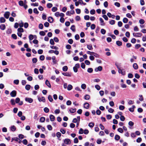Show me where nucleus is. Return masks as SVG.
<instances>
[{
	"instance_id": "f257e3e1",
	"label": "nucleus",
	"mask_w": 146,
	"mask_h": 146,
	"mask_svg": "<svg viewBox=\"0 0 146 146\" xmlns=\"http://www.w3.org/2000/svg\"><path fill=\"white\" fill-rule=\"evenodd\" d=\"M115 65L116 66L118 69V72L119 73L123 75H125V73L124 72H122L121 69L120 68V67L121 66V65L120 64H117L115 63Z\"/></svg>"
},
{
	"instance_id": "f03ea898",
	"label": "nucleus",
	"mask_w": 146,
	"mask_h": 146,
	"mask_svg": "<svg viewBox=\"0 0 146 146\" xmlns=\"http://www.w3.org/2000/svg\"><path fill=\"white\" fill-rule=\"evenodd\" d=\"M80 67V64L78 63L76 64L75 66L73 67V69L74 72H78V68Z\"/></svg>"
},
{
	"instance_id": "7ed1b4c3",
	"label": "nucleus",
	"mask_w": 146,
	"mask_h": 146,
	"mask_svg": "<svg viewBox=\"0 0 146 146\" xmlns=\"http://www.w3.org/2000/svg\"><path fill=\"white\" fill-rule=\"evenodd\" d=\"M25 100L26 102L30 103H32L33 102V100L31 98L26 97L25 98Z\"/></svg>"
},
{
	"instance_id": "20e7f679",
	"label": "nucleus",
	"mask_w": 146,
	"mask_h": 146,
	"mask_svg": "<svg viewBox=\"0 0 146 146\" xmlns=\"http://www.w3.org/2000/svg\"><path fill=\"white\" fill-rule=\"evenodd\" d=\"M37 97L38 99L39 102H45V99L44 97H42L41 98L38 96H37Z\"/></svg>"
},
{
	"instance_id": "39448f33",
	"label": "nucleus",
	"mask_w": 146,
	"mask_h": 146,
	"mask_svg": "<svg viewBox=\"0 0 146 146\" xmlns=\"http://www.w3.org/2000/svg\"><path fill=\"white\" fill-rule=\"evenodd\" d=\"M64 143L67 145H70L71 143L70 140L69 139H66L64 140Z\"/></svg>"
},
{
	"instance_id": "423d86ee",
	"label": "nucleus",
	"mask_w": 146,
	"mask_h": 146,
	"mask_svg": "<svg viewBox=\"0 0 146 146\" xmlns=\"http://www.w3.org/2000/svg\"><path fill=\"white\" fill-rule=\"evenodd\" d=\"M17 92L16 91L13 90L10 93V95L12 97H15L16 95Z\"/></svg>"
},
{
	"instance_id": "0eeeda50",
	"label": "nucleus",
	"mask_w": 146,
	"mask_h": 146,
	"mask_svg": "<svg viewBox=\"0 0 146 146\" xmlns=\"http://www.w3.org/2000/svg\"><path fill=\"white\" fill-rule=\"evenodd\" d=\"M75 13V12L74 10L71 11L70 12L68 11L66 13V14L67 15L71 16L72 14H73Z\"/></svg>"
},
{
	"instance_id": "6e6552de",
	"label": "nucleus",
	"mask_w": 146,
	"mask_h": 146,
	"mask_svg": "<svg viewBox=\"0 0 146 146\" xmlns=\"http://www.w3.org/2000/svg\"><path fill=\"white\" fill-rule=\"evenodd\" d=\"M133 36H136L137 37H141L142 36V34L141 33H133Z\"/></svg>"
},
{
	"instance_id": "1a4fd4ad",
	"label": "nucleus",
	"mask_w": 146,
	"mask_h": 146,
	"mask_svg": "<svg viewBox=\"0 0 146 146\" xmlns=\"http://www.w3.org/2000/svg\"><path fill=\"white\" fill-rule=\"evenodd\" d=\"M10 15V13L9 12H6L4 14V16L6 19H8L9 18Z\"/></svg>"
},
{
	"instance_id": "9d476101",
	"label": "nucleus",
	"mask_w": 146,
	"mask_h": 146,
	"mask_svg": "<svg viewBox=\"0 0 146 146\" xmlns=\"http://www.w3.org/2000/svg\"><path fill=\"white\" fill-rule=\"evenodd\" d=\"M62 74L65 76L70 77L71 76V74L69 72H66L62 73Z\"/></svg>"
},
{
	"instance_id": "9b49d317",
	"label": "nucleus",
	"mask_w": 146,
	"mask_h": 146,
	"mask_svg": "<svg viewBox=\"0 0 146 146\" xmlns=\"http://www.w3.org/2000/svg\"><path fill=\"white\" fill-rule=\"evenodd\" d=\"M84 107L85 108L88 109L89 108V104L88 103L86 102L84 104Z\"/></svg>"
},
{
	"instance_id": "f8f14e48",
	"label": "nucleus",
	"mask_w": 146,
	"mask_h": 146,
	"mask_svg": "<svg viewBox=\"0 0 146 146\" xmlns=\"http://www.w3.org/2000/svg\"><path fill=\"white\" fill-rule=\"evenodd\" d=\"M53 19L51 17H49L48 19V21L50 23H52L53 21Z\"/></svg>"
},
{
	"instance_id": "ddd939ff",
	"label": "nucleus",
	"mask_w": 146,
	"mask_h": 146,
	"mask_svg": "<svg viewBox=\"0 0 146 146\" xmlns=\"http://www.w3.org/2000/svg\"><path fill=\"white\" fill-rule=\"evenodd\" d=\"M133 66L134 69L135 70H137L138 68V66L137 64L136 63H134L133 64Z\"/></svg>"
},
{
	"instance_id": "4468645a",
	"label": "nucleus",
	"mask_w": 146,
	"mask_h": 146,
	"mask_svg": "<svg viewBox=\"0 0 146 146\" xmlns=\"http://www.w3.org/2000/svg\"><path fill=\"white\" fill-rule=\"evenodd\" d=\"M45 84L48 87L50 88L51 87L49 81L47 80H46V81Z\"/></svg>"
},
{
	"instance_id": "2eb2a0df",
	"label": "nucleus",
	"mask_w": 146,
	"mask_h": 146,
	"mask_svg": "<svg viewBox=\"0 0 146 146\" xmlns=\"http://www.w3.org/2000/svg\"><path fill=\"white\" fill-rule=\"evenodd\" d=\"M50 119L51 121H53L55 119L54 116L52 115H50Z\"/></svg>"
},
{
	"instance_id": "dca6fc26",
	"label": "nucleus",
	"mask_w": 146,
	"mask_h": 146,
	"mask_svg": "<svg viewBox=\"0 0 146 146\" xmlns=\"http://www.w3.org/2000/svg\"><path fill=\"white\" fill-rule=\"evenodd\" d=\"M99 20L101 23V25L102 26L104 25L105 24L104 23V21L103 19L102 18H100Z\"/></svg>"
},
{
	"instance_id": "f3484780",
	"label": "nucleus",
	"mask_w": 146,
	"mask_h": 146,
	"mask_svg": "<svg viewBox=\"0 0 146 146\" xmlns=\"http://www.w3.org/2000/svg\"><path fill=\"white\" fill-rule=\"evenodd\" d=\"M76 111V108H71L69 110L70 112L71 113H74Z\"/></svg>"
},
{
	"instance_id": "a211bd4d",
	"label": "nucleus",
	"mask_w": 146,
	"mask_h": 146,
	"mask_svg": "<svg viewBox=\"0 0 146 146\" xmlns=\"http://www.w3.org/2000/svg\"><path fill=\"white\" fill-rule=\"evenodd\" d=\"M11 130L12 131H14L16 129L14 125H12L10 127Z\"/></svg>"
},
{
	"instance_id": "6ab92c4d",
	"label": "nucleus",
	"mask_w": 146,
	"mask_h": 146,
	"mask_svg": "<svg viewBox=\"0 0 146 146\" xmlns=\"http://www.w3.org/2000/svg\"><path fill=\"white\" fill-rule=\"evenodd\" d=\"M48 98L50 102H52L53 101L52 96L50 95H49L48 96Z\"/></svg>"
},
{
	"instance_id": "aec40b11",
	"label": "nucleus",
	"mask_w": 146,
	"mask_h": 146,
	"mask_svg": "<svg viewBox=\"0 0 146 146\" xmlns=\"http://www.w3.org/2000/svg\"><path fill=\"white\" fill-rule=\"evenodd\" d=\"M73 87L72 86L71 84H69L68 85L67 87V89L68 90H70Z\"/></svg>"
},
{
	"instance_id": "412c9836",
	"label": "nucleus",
	"mask_w": 146,
	"mask_h": 146,
	"mask_svg": "<svg viewBox=\"0 0 146 146\" xmlns=\"http://www.w3.org/2000/svg\"><path fill=\"white\" fill-rule=\"evenodd\" d=\"M55 57L52 56V59L53 60V62L54 64H56V61L55 60Z\"/></svg>"
},
{
	"instance_id": "4be33fe9",
	"label": "nucleus",
	"mask_w": 146,
	"mask_h": 146,
	"mask_svg": "<svg viewBox=\"0 0 146 146\" xmlns=\"http://www.w3.org/2000/svg\"><path fill=\"white\" fill-rule=\"evenodd\" d=\"M135 107V106L133 105L132 108H130L129 109V110L131 112H133L134 111V109Z\"/></svg>"
},
{
	"instance_id": "5701e85b",
	"label": "nucleus",
	"mask_w": 146,
	"mask_h": 146,
	"mask_svg": "<svg viewBox=\"0 0 146 146\" xmlns=\"http://www.w3.org/2000/svg\"><path fill=\"white\" fill-rule=\"evenodd\" d=\"M45 120V118L43 117H41L40 119V121L41 122H44Z\"/></svg>"
},
{
	"instance_id": "b1692460",
	"label": "nucleus",
	"mask_w": 146,
	"mask_h": 146,
	"mask_svg": "<svg viewBox=\"0 0 146 146\" xmlns=\"http://www.w3.org/2000/svg\"><path fill=\"white\" fill-rule=\"evenodd\" d=\"M87 47L89 50H92L93 49V48L91 44L87 45Z\"/></svg>"
},
{
	"instance_id": "393cba45",
	"label": "nucleus",
	"mask_w": 146,
	"mask_h": 146,
	"mask_svg": "<svg viewBox=\"0 0 146 146\" xmlns=\"http://www.w3.org/2000/svg\"><path fill=\"white\" fill-rule=\"evenodd\" d=\"M114 139L118 141L120 139V137L118 135H116L115 136Z\"/></svg>"
},
{
	"instance_id": "a878e982",
	"label": "nucleus",
	"mask_w": 146,
	"mask_h": 146,
	"mask_svg": "<svg viewBox=\"0 0 146 146\" xmlns=\"http://www.w3.org/2000/svg\"><path fill=\"white\" fill-rule=\"evenodd\" d=\"M18 32L20 33H23L24 32V30L23 28H19L17 29Z\"/></svg>"
},
{
	"instance_id": "bb28decb",
	"label": "nucleus",
	"mask_w": 146,
	"mask_h": 146,
	"mask_svg": "<svg viewBox=\"0 0 146 146\" xmlns=\"http://www.w3.org/2000/svg\"><path fill=\"white\" fill-rule=\"evenodd\" d=\"M19 140V139L17 137H15L13 138L12 139L11 142H12L13 140H15L16 141H18Z\"/></svg>"
},
{
	"instance_id": "cd10ccee",
	"label": "nucleus",
	"mask_w": 146,
	"mask_h": 146,
	"mask_svg": "<svg viewBox=\"0 0 146 146\" xmlns=\"http://www.w3.org/2000/svg\"><path fill=\"white\" fill-rule=\"evenodd\" d=\"M128 21V19L127 18L125 17L123 18V21L124 23H127Z\"/></svg>"
},
{
	"instance_id": "c85d7f7f",
	"label": "nucleus",
	"mask_w": 146,
	"mask_h": 146,
	"mask_svg": "<svg viewBox=\"0 0 146 146\" xmlns=\"http://www.w3.org/2000/svg\"><path fill=\"white\" fill-rule=\"evenodd\" d=\"M68 69V68L67 66H64L62 68V70L66 72Z\"/></svg>"
},
{
	"instance_id": "c756f323",
	"label": "nucleus",
	"mask_w": 146,
	"mask_h": 146,
	"mask_svg": "<svg viewBox=\"0 0 146 146\" xmlns=\"http://www.w3.org/2000/svg\"><path fill=\"white\" fill-rule=\"evenodd\" d=\"M94 124L93 122H90L89 123L88 126L91 128H92L94 126Z\"/></svg>"
},
{
	"instance_id": "7c9ffc66",
	"label": "nucleus",
	"mask_w": 146,
	"mask_h": 146,
	"mask_svg": "<svg viewBox=\"0 0 146 146\" xmlns=\"http://www.w3.org/2000/svg\"><path fill=\"white\" fill-rule=\"evenodd\" d=\"M31 86L29 84L26 85L25 86V89L27 90H29L30 89Z\"/></svg>"
},
{
	"instance_id": "2f4dec72",
	"label": "nucleus",
	"mask_w": 146,
	"mask_h": 146,
	"mask_svg": "<svg viewBox=\"0 0 146 146\" xmlns=\"http://www.w3.org/2000/svg\"><path fill=\"white\" fill-rule=\"evenodd\" d=\"M19 4L21 6H23L24 5L23 1L21 0L20 1H19Z\"/></svg>"
},
{
	"instance_id": "473e14b6",
	"label": "nucleus",
	"mask_w": 146,
	"mask_h": 146,
	"mask_svg": "<svg viewBox=\"0 0 146 146\" xmlns=\"http://www.w3.org/2000/svg\"><path fill=\"white\" fill-rule=\"evenodd\" d=\"M44 111L46 113H48L49 111V109L47 107H45L44 109Z\"/></svg>"
},
{
	"instance_id": "72a5a7b5",
	"label": "nucleus",
	"mask_w": 146,
	"mask_h": 146,
	"mask_svg": "<svg viewBox=\"0 0 146 146\" xmlns=\"http://www.w3.org/2000/svg\"><path fill=\"white\" fill-rule=\"evenodd\" d=\"M116 44L118 46H120L122 44V42L119 41H117L116 42Z\"/></svg>"
},
{
	"instance_id": "f704fd0d",
	"label": "nucleus",
	"mask_w": 146,
	"mask_h": 146,
	"mask_svg": "<svg viewBox=\"0 0 146 146\" xmlns=\"http://www.w3.org/2000/svg\"><path fill=\"white\" fill-rule=\"evenodd\" d=\"M50 47L52 49H55L56 50H58V47L55 46H50Z\"/></svg>"
},
{
	"instance_id": "c9c22d12",
	"label": "nucleus",
	"mask_w": 146,
	"mask_h": 146,
	"mask_svg": "<svg viewBox=\"0 0 146 146\" xmlns=\"http://www.w3.org/2000/svg\"><path fill=\"white\" fill-rule=\"evenodd\" d=\"M5 28V26L4 24L1 25V29L2 30H4Z\"/></svg>"
},
{
	"instance_id": "e433bc0d",
	"label": "nucleus",
	"mask_w": 146,
	"mask_h": 146,
	"mask_svg": "<svg viewBox=\"0 0 146 146\" xmlns=\"http://www.w3.org/2000/svg\"><path fill=\"white\" fill-rule=\"evenodd\" d=\"M93 71V69L92 68H89L87 70V72L90 73H91Z\"/></svg>"
},
{
	"instance_id": "4c0bfd02",
	"label": "nucleus",
	"mask_w": 146,
	"mask_h": 146,
	"mask_svg": "<svg viewBox=\"0 0 146 146\" xmlns=\"http://www.w3.org/2000/svg\"><path fill=\"white\" fill-rule=\"evenodd\" d=\"M46 6L47 8H50L52 6V4L51 3H48L47 4Z\"/></svg>"
},
{
	"instance_id": "58836bf2",
	"label": "nucleus",
	"mask_w": 146,
	"mask_h": 146,
	"mask_svg": "<svg viewBox=\"0 0 146 146\" xmlns=\"http://www.w3.org/2000/svg\"><path fill=\"white\" fill-rule=\"evenodd\" d=\"M57 8L56 7H53L52 9V11L53 12H55L57 10Z\"/></svg>"
},
{
	"instance_id": "ea45409f",
	"label": "nucleus",
	"mask_w": 146,
	"mask_h": 146,
	"mask_svg": "<svg viewBox=\"0 0 146 146\" xmlns=\"http://www.w3.org/2000/svg\"><path fill=\"white\" fill-rule=\"evenodd\" d=\"M61 134L60 132H58L56 133V136L58 138H60L61 137Z\"/></svg>"
},
{
	"instance_id": "a19ab883",
	"label": "nucleus",
	"mask_w": 146,
	"mask_h": 146,
	"mask_svg": "<svg viewBox=\"0 0 146 146\" xmlns=\"http://www.w3.org/2000/svg\"><path fill=\"white\" fill-rule=\"evenodd\" d=\"M90 98V96L88 95H86L84 97V99L86 100H89Z\"/></svg>"
},
{
	"instance_id": "79ce46f5",
	"label": "nucleus",
	"mask_w": 146,
	"mask_h": 146,
	"mask_svg": "<svg viewBox=\"0 0 146 146\" xmlns=\"http://www.w3.org/2000/svg\"><path fill=\"white\" fill-rule=\"evenodd\" d=\"M10 102L12 105H13L15 104V101L14 99H11V100Z\"/></svg>"
},
{
	"instance_id": "37998d69",
	"label": "nucleus",
	"mask_w": 146,
	"mask_h": 146,
	"mask_svg": "<svg viewBox=\"0 0 146 146\" xmlns=\"http://www.w3.org/2000/svg\"><path fill=\"white\" fill-rule=\"evenodd\" d=\"M101 32L102 34L104 35L106 33V31L104 29H102L101 30Z\"/></svg>"
},
{
	"instance_id": "c03bdc74",
	"label": "nucleus",
	"mask_w": 146,
	"mask_h": 146,
	"mask_svg": "<svg viewBox=\"0 0 146 146\" xmlns=\"http://www.w3.org/2000/svg\"><path fill=\"white\" fill-rule=\"evenodd\" d=\"M19 81L18 80H14L13 83L14 84L18 85L19 84Z\"/></svg>"
},
{
	"instance_id": "a18cd8bd",
	"label": "nucleus",
	"mask_w": 146,
	"mask_h": 146,
	"mask_svg": "<svg viewBox=\"0 0 146 146\" xmlns=\"http://www.w3.org/2000/svg\"><path fill=\"white\" fill-rule=\"evenodd\" d=\"M23 143L24 144L26 145L28 143V141L26 139H24L23 141Z\"/></svg>"
},
{
	"instance_id": "49530a36",
	"label": "nucleus",
	"mask_w": 146,
	"mask_h": 146,
	"mask_svg": "<svg viewBox=\"0 0 146 146\" xmlns=\"http://www.w3.org/2000/svg\"><path fill=\"white\" fill-rule=\"evenodd\" d=\"M32 61L33 63H36L37 61V59L36 58H33L32 59Z\"/></svg>"
},
{
	"instance_id": "de8ad7c7",
	"label": "nucleus",
	"mask_w": 146,
	"mask_h": 146,
	"mask_svg": "<svg viewBox=\"0 0 146 146\" xmlns=\"http://www.w3.org/2000/svg\"><path fill=\"white\" fill-rule=\"evenodd\" d=\"M117 131L119 132L122 133L123 132V129L121 128H119L118 129Z\"/></svg>"
},
{
	"instance_id": "09e8293b",
	"label": "nucleus",
	"mask_w": 146,
	"mask_h": 146,
	"mask_svg": "<svg viewBox=\"0 0 146 146\" xmlns=\"http://www.w3.org/2000/svg\"><path fill=\"white\" fill-rule=\"evenodd\" d=\"M139 23L141 24H143L145 23V21L143 19H141L139 20Z\"/></svg>"
},
{
	"instance_id": "8fccbe9b",
	"label": "nucleus",
	"mask_w": 146,
	"mask_h": 146,
	"mask_svg": "<svg viewBox=\"0 0 146 146\" xmlns=\"http://www.w3.org/2000/svg\"><path fill=\"white\" fill-rule=\"evenodd\" d=\"M81 88L83 89H85L86 88V86L84 84H82L81 86Z\"/></svg>"
},
{
	"instance_id": "3c124183",
	"label": "nucleus",
	"mask_w": 146,
	"mask_h": 146,
	"mask_svg": "<svg viewBox=\"0 0 146 146\" xmlns=\"http://www.w3.org/2000/svg\"><path fill=\"white\" fill-rule=\"evenodd\" d=\"M33 12L34 13H35V14H38L39 13V12L38 11L37 9L36 8H34L33 9Z\"/></svg>"
},
{
	"instance_id": "603ef678",
	"label": "nucleus",
	"mask_w": 146,
	"mask_h": 146,
	"mask_svg": "<svg viewBox=\"0 0 146 146\" xmlns=\"http://www.w3.org/2000/svg\"><path fill=\"white\" fill-rule=\"evenodd\" d=\"M50 43L51 45H54V40L52 39H51L50 41Z\"/></svg>"
},
{
	"instance_id": "864d4df0",
	"label": "nucleus",
	"mask_w": 146,
	"mask_h": 146,
	"mask_svg": "<svg viewBox=\"0 0 146 146\" xmlns=\"http://www.w3.org/2000/svg\"><path fill=\"white\" fill-rule=\"evenodd\" d=\"M134 102L133 101H132L131 100H128V104L129 105H131L133 104Z\"/></svg>"
},
{
	"instance_id": "5fc2aeb1",
	"label": "nucleus",
	"mask_w": 146,
	"mask_h": 146,
	"mask_svg": "<svg viewBox=\"0 0 146 146\" xmlns=\"http://www.w3.org/2000/svg\"><path fill=\"white\" fill-rule=\"evenodd\" d=\"M44 58V56L43 55L40 56L39 57L40 59L41 60H43Z\"/></svg>"
},
{
	"instance_id": "6e6d98bb",
	"label": "nucleus",
	"mask_w": 146,
	"mask_h": 146,
	"mask_svg": "<svg viewBox=\"0 0 146 146\" xmlns=\"http://www.w3.org/2000/svg\"><path fill=\"white\" fill-rule=\"evenodd\" d=\"M70 29L72 31L74 32L75 31V26L74 25H72Z\"/></svg>"
},
{
	"instance_id": "4d7b16f0",
	"label": "nucleus",
	"mask_w": 146,
	"mask_h": 146,
	"mask_svg": "<svg viewBox=\"0 0 146 146\" xmlns=\"http://www.w3.org/2000/svg\"><path fill=\"white\" fill-rule=\"evenodd\" d=\"M90 18V16L88 15H86L84 16V19L85 20H89Z\"/></svg>"
},
{
	"instance_id": "13d9d810",
	"label": "nucleus",
	"mask_w": 146,
	"mask_h": 146,
	"mask_svg": "<svg viewBox=\"0 0 146 146\" xmlns=\"http://www.w3.org/2000/svg\"><path fill=\"white\" fill-rule=\"evenodd\" d=\"M29 38L30 40H31L33 39V35L31 34L29 36Z\"/></svg>"
},
{
	"instance_id": "bf43d9fd",
	"label": "nucleus",
	"mask_w": 146,
	"mask_h": 146,
	"mask_svg": "<svg viewBox=\"0 0 146 146\" xmlns=\"http://www.w3.org/2000/svg\"><path fill=\"white\" fill-rule=\"evenodd\" d=\"M40 35L41 36H44L45 35V33L44 31H41L39 33Z\"/></svg>"
},
{
	"instance_id": "052dcab7",
	"label": "nucleus",
	"mask_w": 146,
	"mask_h": 146,
	"mask_svg": "<svg viewBox=\"0 0 146 146\" xmlns=\"http://www.w3.org/2000/svg\"><path fill=\"white\" fill-rule=\"evenodd\" d=\"M83 133V129L82 128H80L79 130V134H82Z\"/></svg>"
},
{
	"instance_id": "680f3d73",
	"label": "nucleus",
	"mask_w": 146,
	"mask_h": 146,
	"mask_svg": "<svg viewBox=\"0 0 146 146\" xmlns=\"http://www.w3.org/2000/svg\"><path fill=\"white\" fill-rule=\"evenodd\" d=\"M120 120L122 121H123L125 120V117L121 115V116H120Z\"/></svg>"
},
{
	"instance_id": "e2e57ef3",
	"label": "nucleus",
	"mask_w": 146,
	"mask_h": 146,
	"mask_svg": "<svg viewBox=\"0 0 146 146\" xmlns=\"http://www.w3.org/2000/svg\"><path fill=\"white\" fill-rule=\"evenodd\" d=\"M119 108L120 110H123L125 108V107L122 105H120L119 106Z\"/></svg>"
},
{
	"instance_id": "0e129e2a",
	"label": "nucleus",
	"mask_w": 146,
	"mask_h": 146,
	"mask_svg": "<svg viewBox=\"0 0 146 146\" xmlns=\"http://www.w3.org/2000/svg\"><path fill=\"white\" fill-rule=\"evenodd\" d=\"M109 23L111 25H114L115 23V21L114 20H112L109 22Z\"/></svg>"
},
{
	"instance_id": "69168bd1",
	"label": "nucleus",
	"mask_w": 146,
	"mask_h": 146,
	"mask_svg": "<svg viewBox=\"0 0 146 146\" xmlns=\"http://www.w3.org/2000/svg\"><path fill=\"white\" fill-rule=\"evenodd\" d=\"M75 19L77 21H79L80 20V18L79 16H77L75 18Z\"/></svg>"
},
{
	"instance_id": "338daca9",
	"label": "nucleus",
	"mask_w": 146,
	"mask_h": 146,
	"mask_svg": "<svg viewBox=\"0 0 146 146\" xmlns=\"http://www.w3.org/2000/svg\"><path fill=\"white\" fill-rule=\"evenodd\" d=\"M128 124L131 127H132L134 125V123L132 121H130L128 123Z\"/></svg>"
},
{
	"instance_id": "774afa93",
	"label": "nucleus",
	"mask_w": 146,
	"mask_h": 146,
	"mask_svg": "<svg viewBox=\"0 0 146 146\" xmlns=\"http://www.w3.org/2000/svg\"><path fill=\"white\" fill-rule=\"evenodd\" d=\"M44 25L45 27H49V24L47 22H46L44 23Z\"/></svg>"
}]
</instances>
